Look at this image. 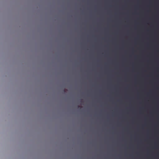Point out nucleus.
<instances>
[{"mask_svg": "<svg viewBox=\"0 0 159 159\" xmlns=\"http://www.w3.org/2000/svg\"><path fill=\"white\" fill-rule=\"evenodd\" d=\"M137 123V159H139V120H135Z\"/></svg>", "mask_w": 159, "mask_h": 159, "instance_id": "obj_1", "label": "nucleus"}, {"mask_svg": "<svg viewBox=\"0 0 159 159\" xmlns=\"http://www.w3.org/2000/svg\"><path fill=\"white\" fill-rule=\"evenodd\" d=\"M141 57H140V120L141 119H142L141 117Z\"/></svg>", "mask_w": 159, "mask_h": 159, "instance_id": "obj_2", "label": "nucleus"}, {"mask_svg": "<svg viewBox=\"0 0 159 159\" xmlns=\"http://www.w3.org/2000/svg\"><path fill=\"white\" fill-rule=\"evenodd\" d=\"M125 110L128 113L132 112L133 111L134 107L132 105L130 104L129 107L126 108Z\"/></svg>", "mask_w": 159, "mask_h": 159, "instance_id": "obj_3", "label": "nucleus"}, {"mask_svg": "<svg viewBox=\"0 0 159 159\" xmlns=\"http://www.w3.org/2000/svg\"><path fill=\"white\" fill-rule=\"evenodd\" d=\"M145 110L147 111H148L149 110L151 111L152 110V109L151 106L149 105L148 104V106L146 107Z\"/></svg>", "mask_w": 159, "mask_h": 159, "instance_id": "obj_4", "label": "nucleus"}, {"mask_svg": "<svg viewBox=\"0 0 159 159\" xmlns=\"http://www.w3.org/2000/svg\"><path fill=\"white\" fill-rule=\"evenodd\" d=\"M152 93L151 90H150V92H147V95L148 97L149 96V95L151 94Z\"/></svg>", "mask_w": 159, "mask_h": 159, "instance_id": "obj_5", "label": "nucleus"}, {"mask_svg": "<svg viewBox=\"0 0 159 159\" xmlns=\"http://www.w3.org/2000/svg\"><path fill=\"white\" fill-rule=\"evenodd\" d=\"M147 46L148 47H149V46H150V44H149V43H147Z\"/></svg>", "mask_w": 159, "mask_h": 159, "instance_id": "obj_6", "label": "nucleus"}, {"mask_svg": "<svg viewBox=\"0 0 159 159\" xmlns=\"http://www.w3.org/2000/svg\"><path fill=\"white\" fill-rule=\"evenodd\" d=\"M147 39L148 40H149V37H148V38H147Z\"/></svg>", "mask_w": 159, "mask_h": 159, "instance_id": "obj_7", "label": "nucleus"}, {"mask_svg": "<svg viewBox=\"0 0 159 159\" xmlns=\"http://www.w3.org/2000/svg\"><path fill=\"white\" fill-rule=\"evenodd\" d=\"M147 62H149V60H147Z\"/></svg>", "mask_w": 159, "mask_h": 159, "instance_id": "obj_8", "label": "nucleus"}, {"mask_svg": "<svg viewBox=\"0 0 159 159\" xmlns=\"http://www.w3.org/2000/svg\"><path fill=\"white\" fill-rule=\"evenodd\" d=\"M147 76L148 77L149 76V75H147Z\"/></svg>", "mask_w": 159, "mask_h": 159, "instance_id": "obj_9", "label": "nucleus"}, {"mask_svg": "<svg viewBox=\"0 0 159 159\" xmlns=\"http://www.w3.org/2000/svg\"><path fill=\"white\" fill-rule=\"evenodd\" d=\"M147 12H149V10H148V11H147Z\"/></svg>", "mask_w": 159, "mask_h": 159, "instance_id": "obj_10", "label": "nucleus"}, {"mask_svg": "<svg viewBox=\"0 0 159 159\" xmlns=\"http://www.w3.org/2000/svg\"><path fill=\"white\" fill-rule=\"evenodd\" d=\"M147 31H149V30H148H148H147Z\"/></svg>", "mask_w": 159, "mask_h": 159, "instance_id": "obj_11", "label": "nucleus"}, {"mask_svg": "<svg viewBox=\"0 0 159 159\" xmlns=\"http://www.w3.org/2000/svg\"><path fill=\"white\" fill-rule=\"evenodd\" d=\"M122 119V120H123V119Z\"/></svg>", "mask_w": 159, "mask_h": 159, "instance_id": "obj_12", "label": "nucleus"}, {"mask_svg": "<svg viewBox=\"0 0 159 159\" xmlns=\"http://www.w3.org/2000/svg\"><path fill=\"white\" fill-rule=\"evenodd\" d=\"M158 111H159V110H158Z\"/></svg>", "mask_w": 159, "mask_h": 159, "instance_id": "obj_13", "label": "nucleus"}]
</instances>
